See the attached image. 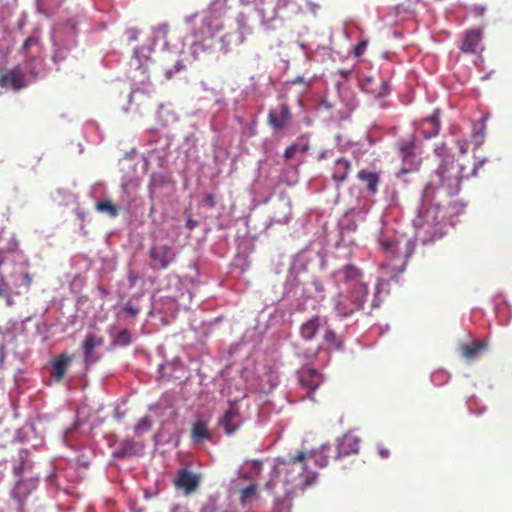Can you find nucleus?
<instances>
[{"instance_id": "1", "label": "nucleus", "mask_w": 512, "mask_h": 512, "mask_svg": "<svg viewBox=\"0 0 512 512\" xmlns=\"http://www.w3.org/2000/svg\"><path fill=\"white\" fill-rule=\"evenodd\" d=\"M273 474L274 477L265 484V488L274 492L277 482H281L287 497L297 488L304 489L313 485L317 479V473L308 467L307 453L301 450L287 458H277Z\"/></svg>"}, {"instance_id": "2", "label": "nucleus", "mask_w": 512, "mask_h": 512, "mask_svg": "<svg viewBox=\"0 0 512 512\" xmlns=\"http://www.w3.org/2000/svg\"><path fill=\"white\" fill-rule=\"evenodd\" d=\"M478 166L472 163L470 167L455 161L453 157L447 156L442 160L437 169V182L430 181L424 188L423 198H431V193L439 186L446 187L448 194H455L460 189V183L463 179L475 176Z\"/></svg>"}, {"instance_id": "3", "label": "nucleus", "mask_w": 512, "mask_h": 512, "mask_svg": "<svg viewBox=\"0 0 512 512\" xmlns=\"http://www.w3.org/2000/svg\"><path fill=\"white\" fill-rule=\"evenodd\" d=\"M368 299V293L364 288L360 290H346L338 294L335 302V310L340 317H349L360 311Z\"/></svg>"}, {"instance_id": "4", "label": "nucleus", "mask_w": 512, "mask_h": 512, "mask_svg": "<svg viewBox=\"0 0 512 512\" xmlns=\"http://www.w3.org/2000/svg\"><path fill=\"white\" fill-rule=\"evenodd\" d=\"M414 224L418 229V233L425 234L428 236L426 241H436L443 237L444 226L442 221L439 219L435 209H427L423 214H419L414 220Z\"/></svg>"}, {"instance_id": "5", "label": "nucleus", "mask_w": 512, "mask_h": 512, "mask_svg": "<svg viewBox=\"0 0 512 512\" xmlns=\"http://www.w3.org/2000/svg\"><path fill=\"white\" fill-rule=\"evenodd\" d=\"M149 257L153 262V268L166 269L176 258L172 245L156 240L149 249Z\"/></svg>"}, {"instance_id": "6", "label": "nucleus", "mask_w": 512, "mask_h": 512, "mask_svg": "<svg viewBox=\"0 0 512 512\" xmlns=\"http://www.w3.org/2000/svg\"><path fill=\"white\" fill-rule=\"evenodd\" d=\"M338 274L342 275V280L347 290H360L364 288V292L368 293V284L364 281L363 273L357 266L347 264L338 271Z\"/></svg>"}, {"instance_id": "7", "label": "nucleus", "mask_w": 512, "mask_h": 512, "mask_svg": "<svg viewBox=\"0 0 512 512\" xmlns=\"http://www.w3.org/2000/svg\"><path fill=\"white\" fill-rule=\"evenodd\" d=\"M399 147V156L403 161V167L401 169L402 173H408L412 170H415L419 166V161L416 157V143L414 138H410L408 140H402L398 144Z\"/></svg>"}, {"instance_id": "8", "label": "nucleus", "mask_w": 512, "mask_h": 512, "mask_svg": "<svg viewBox=\"0 0 512 512\" xmlns=\"http://www.w3.org/2000/svg\"><path fill=\"white\" fill-rule=\"evenodd\" d=\"M226 435L232 436L241 426V414L235 402H230L228 409L219 419Z\"/></svg>"}, {"instance_id": "9", "label": "nucleus", "mask_w": 512, "mask_h": 512, "mask_svg": "<svg viewBox=\"0 0 512 512\" xmlns=\"http://www.w3.org/2000/svg\"><path fill=\"white\" fill-rule=\"evenodd\" d=\"M0 86L4 88H12L15 91L26 86L25 74L18 65L11 69L5 70L0 76Z\"/></svg>"}, {"instance_id": "10", "label": "nucleus", "mask_w": 512, "mask_h": 512, "mask_svg": "<svg viewBox=\"0 0 512 512\" xmlns=\"http://www.w3.org/2000/svg\"><path fill=\"white\" fill-rule=\"evenodd\" d=\"M360 438L351 432L344 434L337 440L335 459H340L345 456L357 454L360 447Z\"/></svg>"}, {"instance_id": "11", "label": "nucleus", "mask_w": 512, "mask_h": 512, "mask_svg": "<svg viewBox=\"0 0 512 512\" xmlns=\"http://www.w3.org/2000/svg\"><path fill=\"white\" fill-rule=\"evenodd\" d=\"M291 118L292 114L289 106L286 103H282L279 112L273 109L269 111L267 121L274 131H281L288 126Z\"/></svg>"}, {"instance_id": "12", "label": "nucleus", "mask_w": 512, "mask_h": 512, "mask_svg": "<svg viewBox=\"0 0 512 512\" xmlns=\"http://www.w3.org/2000/svg\"><path fill=\"white\" fill-rule=\"evenodd\" d=\"M103 338L94 334H88L83 342V357L86 365H91L100 359V356L95 353V348L103 345Z\"/></svg>"}, {"instance_id": "13", "label": "nucleus", "mask_w": 512, "mask_h": 512, "mask_svg": "<svg viewBox=\"0 0 512 512\" xmlns=\"http://www.w3.org/2000/svg\"><path fill=\"white\" fill-rule=\"evenodd\" d=\"M199 483V476L186 469L179 470L176 478L174 479L175 486L183 489L186 495L194 492L198 488Z\"/></svg>"}, {"instance_id": "14", "label": "nucleus", "mask_w": 512, "mask_h": 512, "mask_svg": "<svg viewBox=\"0 0 512 512\" xmlns=\"http://www.w3.org/2000/svg\"><path fill=\"white\" fill-rule=\"evenodd\" d=\"M357 179L365 184L369 195L374 196L378 192V185L381 181L379 172L361 169L357 173Z\"/></svg>"}, {"instance_id": "15", "label": "nucleus", "mask_w": 512, "mask_h": 512, "mask_svg": "<svg viewBox=\"0 0 512 512\" xmlns=\"http://www.w3.org/2000/svg\"><path fill=\"white\" fill-rule=\"evenodd\" d=\"M481 37L482 32L480 29H469L460 45V50L469 54L476 53L481 42Z\"/></svg>"}, {"instance_id": "16", "label": "nucleus", "mask_w": 512, "mask_h": 512, "mask_svg": "<svg viewBox=\"0 0 512 512\" xmlns=\"http://www.w3.org/2000/svg\"><path fill=\"white\" fill-rule=\"evenodd\" d=\"M362 89L374 95L375 97H382L389 93V85L386 81L380 80L375 82L372 77H365L361 80Z\"/></svg>"}, {"instance_id": "17", "label": "nucleus", "mask_w": 512, "mask_h": 512, "mask_svg": "<svg viewBox=\"0 0 512 512\" xmlns=\"http://www.w3.org/2000/svg\"><path fill=\"white\" fill-rule=\"evenodd\" d=\"M71 361L72 356L66 354H61L52 361L51 376L56 382H61L63 380Z\"/></svg>"}, {"instance_id": "18", "label": "nucleus", "mask_w": 512, "mask_h": 512, "mask_svg": "<svg viewBox=\"0 0 512 512\" xmlns=\"http://www.w3.org/2000/svg\"><path fill=\"white\" fill-rule=\"evenodd\" d=\"M440 131V119L438 111L425 119L420 126V132L424 138L430 139L438 135Z\"/></svg>"}, {"instance_id": "19", "label": "nucleus", "mask_w": 512, "mask_h": 512, "mask_svg": "<svg viewBox=\"0 0 512 512\" xmlns=\"http://www.w3.org/2000/svg\"><path fill=\"white\" fill-rule=\"evenodd\" d=\"M351 170V162L347 159L340 158L335 161L332 168V179L337 183L344 182Z\"/></svg>"}, {"instance_id": "20", "label": "nucleus", "mask_w": 512, "mask_h": 512, "mask_svg": "<svg viewBox=\"0 0 512 512\" xmlns=\"http://www.w3.org/2000/svg\"><path fill=\"white\" fill-rule=\"evenodd\" d=\"M191 439L196 443L212 439V435L208 430V423L206 421L197 420L193 423Z\"/></svg>"}, {"instance_id": "21", "label": "nucleus", "mask_w": 512, "mask_h": 512, "mask_svg": "<svg viewBox=\"0 0 512 512\" xmlns=\"http://www.w3.org/2000/svg\"><path fill=\"white\" fill-rule=\"evenodd\" d=\"M322 320L319 316H314L305 323H303L300 327L301 337L305 340H312L319 327L321 326Z\"/></svg>"}, {"instance_id": "22", "label": "nucleus", "mask_w": 512, "mask_h": 512, "mask_svg": "<svg viewBox=\"0 0 512 512\" xmlns=\"http://www.w3.org/2000/svg\"><path fill=\"white\" fill-rule=\"evenodd\" d=\"M331 451L332 448L329 445H323L320 449L307 453L308 460L313 459L318 467L324 468L329 463Z\"/></svg>"}, {"instance_id": "23", "label": "nucleus", "mask_w": 512, "mask_h": 512, "mask_svg": "<svg viewBox=\"0 0 512 512\" xmlns=\"http://www.w3.org/2000/svg\"><path fill=\"white\" fill-rule=\"evenodd\" d=\"M486 349V344L481 341H474L471 344H462L460 352L463 358L467 360L474 359L478 354Z\"/></svg>"}, {"instance_id": "24", "label": "nucleus", "mask_w": 512, "mask_h": 512, "mask_svg": "<svg viewBox=\"0 0 512 512\" xmlns=\"http://www.w3.org/2000/svg\"><path fill=\"white\" fill-rule=\"evenodd\" d=\"M300 380L303 385L313 391L319 387L321 376L316 370L307 369L302 372Z\"/></svg>"}, {"instance_id": "25", "label": "nucleus", "mask_w": 512, "mask_h": 512, "mask_svg": "<svg viewBox=\"0 0 512 512\" xmlns=\"http://www.w3.org/2000/svg\"><path fill=\"white\" fill-rule=\"evenodd\" d=\"M137 444L132 439H125L120 442L119 447L114 451L116 458H125L137 454Z\"/></svg>"}, {"instance_id": "26", "label": "nucleus", "mask_w": 512, "mask_h": 512, "mask_svg": "<svg viewBox=\"0 0 512 512\" xmlns=\"http://www.w3.org/2000/svg\"><path fill=\"white\" fill-rule=\"evenodd\" d=\"M96 210L108 214L111 218L118 215V208L110 200L99 201L96 203Z\"/></svg>"}, {"instance_id": "27", "label": "nucleus", "mask_w": 512, "mask_h": 512, "mask_svg": "<svg viewBox=\"0 0 512 512\" xmlns=\"http://www.w3.org/2000/svg\"><path fill=\"white\" fill-rule=\"evenodd\" d=\"M152 427V421L148 416L141 418L134 426V432L137 436L148 432Z\"/></svg>"}, {"instance_id": "28", "label": "nucleus", "mask_w": 512, "mask_h": 512, "mask_svg": "<svg viewBox=\"0 0 512 512\" xmlns=\"http://www.w3.org/2000/svg\"><path fill=\"white\" fill-rule=\"evenodd\" d=\"M0 298L5 299L7 306H12L14 304V301L10 296V286L4 280V277L2 275L0 277Z\"/></svg>"}, {"instance_id": "29", "label": "nucleus", "mask_w": 512, "mask_h": 512, "mask_svg": "<svg viewBox=\"0 0 512 512\" xmlns=\"http://www.w3.org/2000/svg\"><path fill=\"white\" fill-rule=\"evenodd\" d=\"M131 341V333L127 329L121 330L113 339L115 346H127Z\"/></svg>"}, {"instance_id": "30", "label": "nucleus", "mask_w": 512, "mask_h": 512, "mask_svg": "<svg viewBox=\"0 0 512 512\" xmlns=\"http://www.w3.org/2000/svg\"><path fill=\"white\" fill-rule=\"evenodd\" d=\"M257 486L255 484H251L244 489L241 490V502L245 504L256 494Z\"/></svg>"}, {"instance_id": "31", "label": "nucleus", "mask_w": 512, "mask_h": 512, "mask_svg": "<svg viewBox=\"0 0 512 512\" xmlns=\"http://www.w3.org/2000/svg\"><path fill=\"white\" fill-rule=\"evenodd\" d=\"M38 44H39V38L37 36H29L24 41V43L21 47V52L26 54L31 47L37 46Z\"/></svg>"}, {"instance_id": "32", "label": "nucleus", "mask_w": 512, "mask_h": 512, "mask_svg": "<svg viewBox=\"0 0 512 512\" xmlns=\"http://www.w3.org/2000/svg\"><path fill=\"white\" fill-rule=\"evenodd\" d=\"M200 512H221L218 508L217 502L213 498H209L202 506Z\"/></svg>"}, {"instance_id": "33", "label": "nucleus", "mask_w": 512, "mask_h": 512, "mask_svg": "<svg viewBox=\"0 0 512 512\" xmlns=\"http://www.w3.org/2000/svg\"><path fill=\"white\" fill-rule=\"evenodd\" d=\"M325 342L334 347H338L339 343L337 340V335L333 330H327L324 335Z\"/></svg>"}, {"instance_id": "34", "label": "nucleus", "mask_w": 512, "mask_h": 512, "mask_svg": "<svg viewBox=\"0 0 512 512\" xmlns=\"http://www.w3.org/2000/svg\"><path fill=\"white\" fill-rule=\"evenodd\" d=\"M299 151V146L297 144H291L290 146H288L286 149H285V152H284V158L286 160H290L292 159L295 154Z\"/></svg>"}, {"instance_id": "35", "label": "nucleus", "mask_w": 512, "mask_h": 512, "mask_svg": "<svg viewBox=\"0 0 512 512\" xmlns=\"http://www.w3.org/2000/svg\"><path fill=\"white\" fill-rule=\"evenodd\" d=\"M19 280H20L19 285H23L28 289L33 282V276L29 273H25L20 276Z\"/></svg>"}, {"instance_id": "36", "label": "nucleus", "mask_w": 512, "mask_h": 512, "mask_svg": "<svg viewBox=\"0 0 512 512\" xmlns=\"http://www.w3.org/2000/svg\"><path fill=\"white\" fill-rule=\"evenodd\" d=\"M124 312L131 316V317H134L136 316L138 313H139V308L132 305L130 302H128L125 306H124Z\"/></svg>"}, {"instance_id": "37", "label": "nucleus", "mask_w": 512, "mask_h": 512, "mask_svg": "<svg viewBox=\"0 0 512 512\" xmlns=\"http://www.w3.org/2000/svg\"><path fill=\"white\" fill-rule=\"evenodd\" d=\"M366 48H367V42L366 41H361L360 43H358L355 46V49H354L355 56L356 57L361 56L365 52Z\"/></svg>"}, {"instance_id": "38", "label": "nucleus", "mask_w": 512, "mask_h": 512, "mask_svg": "<svg viewBox=\"0 0 512 512\" xmlns=\"http://www.w3.org/2000/svg\"><path fill=\"white\" fill-rule=\"evenodd\" d=\"M380 245L384 251L394 252L395 243L390 240H381Z\"/></svg>"}, {"instance_id": "39", "label": "nucleus", "mask_w": 512, "mask_h": 512, "mask_svg": "<svg viewBox=\"0 0 512 512\" xmlns=\"http://www.w3.org/2000/svg\"><path fill=\"white\" fill-rule=\"evenodd\" d=\"M457 147L460 151V153L464 156L467 154L468 151V144L465 140H457L456 142Z\"/></svg>"}, {"instance_id": "40", "label": "nucleus", "mask_w": 512, "mask_h": 512, "mask_svg": "<svg viewBox=\"0 0 512 512\" xmlns=\"http://www.w3.org/2000/svg\"><path fill=\"white\" fill-rule=\"evenodd\" d=\"M204 202L210 208H213L215 206V204H216L215 198H214V196L212 194H206L204 196Z\"/></svg>"}, {"instance_id": "41", "label": "nucleus", "mask_w": 512, "mask_h": 512, "mask_svg": "<svg viewBox=\"0 0 512 512\" xmlns=\"http://www.w3.org/2000/svg\"><path fill=\"white\" fill-rule=\"evenodd\" d=\"M378 453L381 458H387L389 456V450L387 448L382 447L381 445L378 446Z\"/></svg>"}, {"instance_id": "42", "label": "nucleus", "mask_w": 512, "mask_h": 512, "mask_svg": "<svg viewBox=\"0 0 512 512\" xmlns=\"http://www.w3.org/2000/svg\"><path fill=\"white\" fill-rule=\"evenodd\" d=\"M483 129H484V122L482 123V128L479 132H475L474 133V137H479L481 140L483 139L484 137V132H483Z\"/></svg>"}, {"instance_id": "43", "label": "nucleus", "mask_w": 512, "mask_h": 512, "mask_svg": "<svg viewBox=\"0 0 512 512\" xmlns=\"http://www.w3.org/2000/svg\"><path fill=\"white\" fill-rule=\"evenodd\" d=\"M260 466H261V462L260 461H254L253 465H252V469L253 470L260 469Z\"/></svg>"}, {"instance_id": "44", "label": "nucleus", "mask_w": 512, "mask_h": 512, "mask_svg": "<svg viewBox=\"0 0 512 512\" xmlns=\"http://www.w3.org/2000/svg\"><path fill=\"white\" fill-rule=\"evenodd\" d=\"M484 8H476L475 11L477 13V15H483L484 14Z\"/></svg>"}, {"instance_id": "45", "label": "nucleus", "mask_w": 512, "mask_h": 512, "mask_svg": "<svg viewBox=\"0 0 512 512\" xmlns=\"http://www.w3.org/2000/svg\"><path fill=\"white\" fill-rule=\"evenodd\" d=\"M308 149H309V145H308V144H306V145L302 146L301 148L299 147V150H300L301 152H303V153H304V152H306V151H308Z\"/></svg>"}, {"instance_id": "46", "label": "nucleus", "mask_w": 512, "mask_h": 512, "mask_svg": "<svg viewBox=\"0 0 512 512\" xmlns=\"http://www.w3.org/2000/svg\"><path fill=\"white\" fill-rule=\"evenodd\" d=\"M195 226V223L192 220H188L187 227L192 229Z\"/></svg>"}, {"instance_id": "47", "label": "nucleus", "mask_w": 512, "mask_h": 512, "mask_svg": "<svg viewBox=\"0 0 512 512\" xmlns=\"http://www.w3.org/2000/svg\"><path fill=\"white\" fill-rule=\"evenodd\" d=\"M203 24L206 25L207 28L209 29V20L208 19H204Z\"/></svg>"}, {"instance_id": "48", "label": "nucleus", "mask_w": 512, "mask_h": 512, "mask_svg": "<svg viewBox=\"0 0 512 512\" xmlns=\"http://www.w3.org/2000/svg\"><path fill=\"white\" fill-rule=\"evenodd\" d=\"M340 72L345 77L350 73V71H344V70H341Z\"/></svg>"}, {"instance_id": "49", "label": "nucleus", "mask_w": 512, "mask_h": 512, "mask_svg": "<svg viewBox=\"0 0 512 512\" xmlns=\"http://www.w3.org/2000/svg\"><path fill=\"white\" fill-rule=\"evenodd\" d=\"M301 81H302V78L298 77L297 79H295L294 83L301 82Z\"/></svg>"}, {"instance_id": "50", "label": "nucleus", "mask_w": 512, "mask_h": 512, "mask_svg": "<svg viewBox=\"0 0 512 512\" xmlns=\"http://www.w3.org/2000/svg\"><path fill=\"white\" fill-rule=\"evenodd\" d=\"M177 509L181 510V512H186V510H185V509H182V508H180V507H177Z\"/></svg>"}, {"instance_id": "51", "label": "nucleus", "mask_w": 512, "mask_h": 512, "mask_svg": "<svg viewBox=\"0 0 512 512\" xmlns=\"http://www.w3.org/2000/svg\"><path fill=\"white\" fill-rule=\"evenodd\" d=\"M22 467H19V468H15V471L18 472V470H21Z\"/></svg>"}]
</instances>
